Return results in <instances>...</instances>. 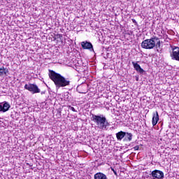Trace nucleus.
<instances>
[{
	"instance_id": "f257e3e1",
	"label": "nucleus",
	"mask_w": 179,
	"mask_h": 179,
	"mask_svg": "<svg viewBox=\"0 0 179 179\" xmlns=\"http://www.w3.org/2000/svg\"><path fill=\"white\" fill-rule=\"evenodd\" d=\"M49 78L54 82L57 89L69 86L71 83V81L65 78V77L52 70H49Z\"/></svg>"
},
{
	"instance_id": "f03ea898",
	"label": "nucleus",
	"mask_w": 179,
	"mask_h": 179,
	"mask_svg": "<svg viewBox=\"0 0 179 179\" xmlns=\"http://www.w3.org/2000/svg\"><path fill=\"white\" fill-rule=\"evenodd\" d=\"M142 48L145 50H152L156 47L157 48H160V41L159 38H151L150 39H146L141 43Z\"/></svg>"
},
{
	"instance_id": "7ed1b4c3",
	"label": "nucleus",
	"mask_w": 179,
	"mask_h": 179,
	"mask_svg": "<svg viewBox=\"0 0 179 179\" xmlns=\"http://www.w3.org/2000/svg\"><path fill=\"white\" fill-rule=\"evenodd\" d=\"M92 121L96 123L99 129H107V127L110 126V123L103 115H92Z\"/></svg>"
},
{
	"instance_id": "20e7f679",
	"label": "nucleus",
	"mask_w": 179,
	"mask_h": 179,
	"mask_svg": "<svg viewBox=\"0 0 179 179\" xmlns=\"http://www.w3.org/2000/svg\"><path fill=\"white\" fill-rule=\"evenodd\" d=\"M24 89H26V90H29V92H31L33 94L40 93L41 92L38 89V86L36 84H26L24 85Z\"/></svg>"
},
{
	"instance_id": "39448f33",
	"label": "nucleus",
	"mask_w": 179,
	"mask_h": 179,
	"mask_svg": "<svg viewBox=\"0 0 179 179\" xmlns=\"http://www.w3.org/2000/svg\"><path fill=\"white\" fill-rule=\"evenodd\" d=\"M170 57L174 61H179V48L177 46L172 47V52H170Z\"/></svg>"
},
{
	"instance_id": "423d86ee",
	"label": "nucleus",
	"mask_w": 179,
	"mask_h": 179,
	"mask_svg": "<svg viewBox=\"0 0 179 179\" xmlns=\"http://www.w3.org/2000/svg\"><path fill=\"white\" fill-rule=\"evenodd\" d=\"M151 176L153 179H164V173L160 170H155L151 173Z\"/></svg>"
},
{
	"instance_id": "0eeeda50",
	"label": "nucleus",
	"mask_w": 179,
	"mask_h": 179,
	"mask_svg": "<svg viewBox=\"0 0 179 179\" xmlns=\"http://www.w3.org/2000/svg\"><path fill=\"white\" fill-rule=\"evenodd\" d=\"M10 108V105L9 103L6 101L0 103V113H6V111H9Z\"/></svg>"
},
{
	"instance_id": "6e6552de",
	"label": "nucleus",
	"mask_w": 179,
	"mask_h": 179,
	"mask_svg": "<svg viewBox=\"0 0 179 179\" xmlns=\"http://www.w3.org/2000/svg\"><path fill=\"white\" fill-rule=\"evenodd\" d=\"M81 47L83 50H89V51H94L93 45L92 43L85 41L81 42Z\"/></svg>"
},
{
	"instance_id": "1a4fd4ad",
	"label": "nucleus",
	"mask_w": 179,
	"mask_h": 179,
	"mask_svg": "<svg viewBox=\"0 0 179 179\" xmlns=\"http://www.w3.org/2000/svg\"><path fill=\"white\" fill-rule=\"evenodd\" d=\"M157 122H159V113L156 111L155 113H153L152 124V127H155V125L157 124Z\"/></svg>"
},
{
	"instance_id": "9d476101",
	"label": "nucleus",
	"mask_w": 179,
	"mask_h": 179,
	"mask_svg": "<svg viewBox=\"0 0 179 179\" xmlns=\"http://www.w3.org/2000/svg\"><path fill=\"white\" fill-rule=\"evenodd\" d=\"M132 65L134 68L136 69V71L137 72H139V73H143V72H145V70H143V69H141V65H139L138 63L132 62Z\"/></svg>"
},
{
	"instance_id": "9b49d317",
	"label": "nucleus",
	"mask_w": 179,
	"mask_h": 179,
	"mask_svg": "<svg viewBox=\"0 0 179 179\" xmlns=\"http://www.w3.org/2000/svg\"><path fill=\"white\" fill-rule=\"evenodd\" d=\"M94 179H107V176L101 172H99L94 174Z\"/></svg>"
},
{
	"instance_id": "f8f14e48",
	"label": "nucleus",
	"mask_w": 179,
	"mask_h": 179,
	"mask_svg": "<svg viewBox=\"0 0 179 179\" xmlns=\"http://www.w3.org/2000/svg\"><path fill=\"white\" fill-rule=\"evenodd\" d=\"M125 137V131H120L116 134L117 141H121Z\"/></svg>"
},
{
	"instance_id": "ddd939ff",
	"label": "nucleus",
	"mask_w": 179,
	"mask_h": 179,
	"mask_svg": "<svg viewBox=\"0 0 179 179\" xmlns=\"http://www.w3.org/2000/svg\"><path fill=\"white\" fill-rule=\"evenodd\" d=\"M124 141L127 142H131V141H132V134L125 132Z\"/></svg>"
},
{
	"instance_id": "4468645a",
	"label": "nucleus",
	"mask_w": 179,
	"mask_h": 179,
	"mask_svg": "<svg viewBox=\"0 0 179 179\" xmlns=\"http://www.w3.org/2000/svg\"><path fill=\"white\" fill-rule=\"evenodd\" d=\"M6 70L3 67L0 68V76H2L3 75H6Z\"/></svg>"
},
{
	"instance_id": "2eb2a0df",
	"label": "nucleus",
	"mask_w": 179,
	"mask_h": 179,
	"mask_svg": "<svg viewBox=\"0 0 179 179\" xmlns=\"http://www.w3.org/2000/svg\"><path fill=\"white\" fill-rule=\"evenodd\" d=\"M69 109L71 110V111H73L74 113H76V110H75V108L72 106H69Z\"/></svg>"
},
{
	"instance_id": "dca6fc26",
	"label": "nucleus",
	"mask_w": 179,
	"mask_h": 179,
	"mask_svg": "<svg viewBox=\"0 0 179 179\" xmlns=\"http://www.w3.org/2000/svg\"><path fill=\"white\" fill-rule=\"evenodd\" d=\"M111 170H112V171H113L115 176H118V174L117 173V171L115 169L112 168Z\"/></svg>"
},
{
	"instance_id": "f3484780",
	"label": "nucleus",
	"mask_w": 179,
	"mask_h": 179,
	"mask_svg": "<svg viewBox=\"0 0 179 179\" xmlns=\"http://www.w3.org/2000/svg\"><path fill=\"white\" fill-rule=\"evenodd\" d=\"M134 150H139V146H138V145L135 146Z\"/></svg>"
},
{
	"instance_id": "a211bd4d",
	"label": "nucleus",
	"mask_w": 179,
	"mask_h": 179,
	"mask_svg": "<svg viewBox=\"0 0 179 179\" xmlns=\"http://www.w3.org/2000/svg\"><path fill=\"white\" fill-rule=\"evenodd\" d=\"M132 22H133V23H137L136 20L135 19H132Z\"/></svg>"
},
{
	"instance_id": "6ab92c4d",
	"label": "nucleus",
	"mask_w": 179,
	"mask_h": 179,
	"mask_svg": "<svg viewBox=\"0 0 179 179\" xmlns=\"http://www.w3.org/2000/svg\"><path fill=\"white\" fill-rule=\"evenodd\" d=\"M136 80L138 82V80H139V78L137 77V78H136Z\"/></svg>"
}]
</instances>
